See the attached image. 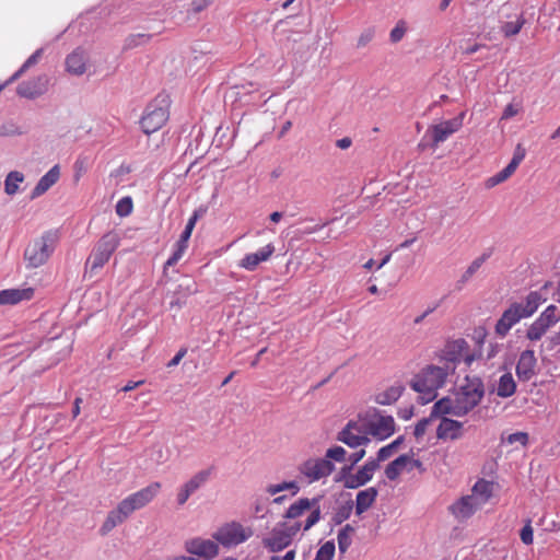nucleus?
Listing matches in <instances>:
<instances>
[{"mask_svg": "<svg viewBox=\"0 0 560 560\" xmlns=\"http://www.w3.org/2000/svg\"><path fill=\"white\" fill-rule=\"evenodd\" d=\"M525 148L518 143L514 150L513 158L509 164L512 165L514 168H517L521 162L525 159Z\"/></svg>", "mask_w": 560, "mask_h": 560, "instance_id": "09e8293b", "label": "nucleus"}, {"mask_svg": "<svg viewBox=\"0 0 560 560\" xmlns=\"http://www.w3.org/2000/svg\"><path fill=\"white\" fill-rule=\"evenodd\" d=\"M405 387L400 383H396L375 396V401L380 405H390L399 399Z\"/></svg>", "mask_w": 560, "mask_h": 560, "instance_id": "7c9ffc66", "label": "nucleus"}, {"mask_svg": "<svg viewBox=\"0 0 560 560\" xmlns=\"http://www.w3.org/2000/svg\"><path fill=\"white\" fill-rule=\"evenodd\" d=\"M24 176L18 171L10 172L4 180V190L8 195H14L19 189V184L22 183Z\"/></svg>", "mask_w": 560, "mask_h": 560, "instance_id": "e433bc0d", "label": "nucleus"}, {"mask_svg": "<svg viewBox=\"0 0 560 560\" xmlns=\"http://www.w3.org/2000/svg\"><path fill=\"white\" fill-rule=\"evenodd\" d=\"M494 491V482L479 479L471 488L470 495L475 499V501L479 504V506H483L493 495Z\"/></svg>", "mask_w": 560, "mask_h": 560, "instance_id": "bb28decb", "label": "nucleus"}, {"mask_svg": "<svg viewBox=\"0 0 560 560\" xmlns=\"http://www.w3.org/2000/svg\"><path fill=\"white\" fill-rule=\"evenodd\" d=\"M141 384H143V381H139V382H128L124 387H122V390L124 392H130L135 388H137L138 386H140Z\"/></svg>", "mask_w": 560, "mask_h": 560, "instance_id": "e2e57ef3", "label": "nucleus"}, {"mask_svg": "<svg viewBox=\"0 0 560 560\" xmlns=\"http://www.w3.org/2000/svg\"><path fill=\"white\" fill-rule=\"evenodd\" d=\"M192 492L184 485L177 493V502L183 505L187 502Z\"/></svg>", "mask_w": 560, "mask_h": 560, "instance_id": "5fc2aeb1", "label": "nucleus"}, {"mask_svg": "<svg viewBox=\"0 0 560 560\" xmlns=\"http://www.w3.org/2000/svg\"><path fill=\"white\" fill-rule=\"evenodd\" d=\"M58 241L57 232L47 231L40 237L31 242L24 252L28 268H38L46 264Z\"/></svg>", "mask_w": 560, "mask_h": 560, "instance_id": "39448f33", "label": "nucleus"}, {"mask_svg": "<svg viewBox=\"0 0 560 560\" xmlns=\"http://www.w3.org/2000/svg\"><path fill=\"white\" fill-rule=\"evenodd\" d=\"M48 86V78L39 75L19 84L16 92L21 97L35 98L44 94Z\"/></svg>", "mask_w": 560, "mask_h": 560, "instance_id": "b1692460", "label": "nucleus"}, {"mask_svg": "<svg viewBox=\"0 0 560 560\" xmlns=\"http://www.w3.org/2000/svg\"><path fill=\"white\" fill-rule=\"evenodd\" d=\"M377 489L374 487H370L365 490L358 492L355 498V513L361 515L365 511H368L377 498Z\"/></svg>", "mask_w": 560, "mask_h": 560, "instance_id": "c756f323", "label": "nucleus"}, {"mask_svg": "<svg viewBox=\"0 0 560 560\" xmlns=\"http://www.w3.org/2000/svg\"><path fill=\"white\" fill-rule=\"evenodd\" d=\"M516 390V383L511 373H504L500 376L497 386V395L502 398L511 397Z\"/></svg>", "mask_w": 560, "mask_h": 560, "instance_id": "2f4dec72", "label": "nucleus"}, {"mask_svg": "<svg viewBox=\"0 0 560 560\" xmlns=\"http://www.w3.org/2000/svg\"><path fill=\"white\" fill-rule=\"evenodd\" d=\"M335 550V542L332 540H328L319 547L314 560H332Z\"/></svg>", "mask_w": 560, "mask_h": 560, "instance_id": "a19ab883", "label": "nucleus"}, {"mask_svg": "<svg viewBox=\"0 0 560 560\" xmlns=\"http://www.w3.org/2000/svg\"><path fill=\"white\" fill-rule=\"evenodd\" d=\"M82 398L81 397H77L73 401V408H72V417L73 418H77L79 415H80V411H81V404H82Z\"/></svg>", "mask_w": 560, "mask_h": 560, "instance_id": "052dcab7", "label": "nucleus"}, {"mask_svg": "<svg viewBox=\"0 0 560 560\" xmlns=\"http://www.w3.org/2000/svg\"><path fill=\"white\" fill-rule=\"evenodd\" d=\"M347 451L342 446H332L326 451L325 459L342 463L346 460Z\"/></svg>", "mask_w": 560, "mask_h": 560, "instance_id": "79ce46f5", "label": "nucleus"}, {"mask_svg": "<svg viewBox=\"0 0 560 560\" xmlns=\"http://www.w3.org/2000/svg\"><path fill=\"white\" fill-rule=\"evenodd\" d=\"M483 396L482 380L476 375H467L452 397H444L434 404V412L464 417L480 404Z\"/></svg>", "mask_w": 560, "mask_h": 560, "instance_id": "f257e3e1", "label": "nucleus"}, {"mask_svg": "<svg viewBox=\"0 0 560 560\" xmlns=\"http://www.w3.org/2000/svg\"><path fill=\"white\" fill-rule=\"evenodd\" d=\"M86 55L81 49H75L66 59L67 71L74 75H81L86 71Z\"/></svg>", "mask_w": 560, "mask_h": 560, "instance_id": "c85d7f7f", "label": "nucleus"}, {"mask_svg": "<svg viewBox=\"0 0 560 560\" xmlns=\"http://www.w3.org/2000/svg\"><path fill=\"white\" fill-rule=\"evenodd\" d=\"M334 469V464L325 458H308L299 466V472L310 483L328 477Z\"/></svg>", "mask_w": 560, "mask_h": 560, "instance_id": "4468645a", "label": "nucleus"}, {"mask_svg": "<svg viewBox=\"0 0 560 560\" xmlns=\"http://www.w3.org/2000/svg\"><path fill=\"white\" fill-rule=\"evenodd\" d=\"M435 409H434V406L432 407V410H431V413L429 417H425V418H422L421 420H419L417 422V424L415 425V431H413V434L416 436L417 440L421 439L428 428L438 419L440 418V416H444L445 413L444 412H434Z\"/></svg>", "mask_w": 560, "mask_h": 560, "instance_id": "473e14b6", "label": "nucleus"}, {"mask_svg": "<svg viewBox=\"0 0 560 560\" xmlns=\"http://www.w3.org/2000/svg\"><path fill=\"white\" fill-rule=\"evenodd\" d=\"M521 540L525 545H532L534 541V532L530 523H527L522 529H521Z\"/></svg>", "mask_w": 560, "mask_h": 560, "instance_id": "3c124183", "label": "nucleus"}, {"mask_svg": "<svg viewBox=\"0 0 560 560\" xmlns=\"http://www.w3.org/2000/svg\"><path fill=\"white\" fill-rule=\"evenodd\" d=\"M187 248H188V244L178 240L175 244L173 254L170 256V258L165 262V267L175 266L180 260V258L184 256Z\"/></svg>", "mask_w": 560, "mask_h": 560, "instance_id": "ea45409f", "label": "nucleus"}, {"mask_svg": "<svg viewBox=\"0 0 560 560\" xmlns=\"http://www.w3.org/2000/svg\"><path fill=\"white\" fill-rule=\"evenodd\" d=\"M35 290L31 287L5 289L0 291V305H16L34 298Z\"/></svg>", "mask_w": 560, "mask_h": 560, "instance_id": "393cba45", "label": "nucleus"}, {"mask_svg": "<svg viewBox=\"0 0 560 560\" xmlns=\"http://www.w3.org/2000/svg\"><path fill=\"white\" fill-rule=\"evenodd\" d=\"M481 506L470 495H464L450 506L451 514L459 522L470 518Z\"/></svg>", "mask_w": 560, "mask_h": 560, "instance_id": "4be33fe9", "label": "nucleus"}, {"mask_svg": "<svg viewBox=\"0 0 560 560\" xmlns=\"http://www.w3.org/2000/svg\"><path fill=\"white\" fill-rule=\"evenodd\" d=\"M499 350H500V347L498 345H491L490 349L487 353V359L490 360V359L494 358L498 354Z\"/></svg>", "mask_w": 560, "mask_h": 560, "instance_id": "0e129e2a", "label": "nucleus"}, {"mask_svg": "<svg viewBox=\"0 0 560 560\" xmlns=\"http://www.w3.org/2000/svg\"><path fill=\"white\" fill-rule=\"evenodd\" d=\"M353 533L354 528L349 524L339 530L337 540L340 553H346L351 546Z\"/></svg>", "mask_w": 560, "mask_h": 560, "instance_id": "72a5a7b5", "label": "nucleus"}, {"mask_svg": "<svg viewBox=\"0 0 560 560\" xmlns=\"http://www.w3.org/2000/svg\"><path fill=\"white\" fill-rule=\"evenodd\" d=\"M508 442L510 444L520 443L521 445L525 446L528 442V434L525 432L512 433L509 435Z\"/></svg>", "mask_w": 560, "mask_h": 560, "instance_id": "603ef678", "label": "nucleus"}, {"mask_svg": "<svg viewBox=\"0 0 560 560\" xmlns=\"http://www.w3.org/2000/svg\"><path fill=\"white\" fill-rule=\"evenodd\" d=\"M464 117L465 112H462L455 118L431 126L428 132L432 136V147L436 148L441 142L457 132L463 127Z\"/></svg>", "mask_w": 560, "mask_h": 560, "instance_id": "dca6fc26", "label": "nucleus"}, {"mask_svg": "<svg viewBox=\"0 0 560 560\" xmlns=\"http://www.w3.org/2000/svg\"><path fill=\"white\" fill-rule=\"evenodd\" d=\"M276 248L269 243L259 248L255 253L246 254L237 264V266L247 271H255L261 262L268 261L273 255Z\"/></svg>", "mask_w": 560, "mask_h": 560, "instance_id": "aec40b11", "label": "nucleus"}, {"mask_svg": "<svg viewBox=\"0 0 560 560\" xmlns=\"http://www.w3.org/2000/svg\"><path fill=\"white\" fill-rule=\"evenodd\" d=\"M292 127V121L288 120L283 124L281 127V130L279 132V138H282Z\"/></svg>", "mask_w": 560, "mask_h": 560, "instance_id": "338daca9", "label": "nucleus"}, {"mask_svg": "<svg viewBox=\"0 0 560 560\" xmlns=\"http://www.w3.org/2000/svg\"><path fill=\"white\" fill-rule=\"evenodd\" d=\"M351 144H352V140L349 137H345V138H341L336 141V145L341 150H346V149L350 148Z\"/></svg>", "mask_w": 560, "mask_h": 560, "instance_id": "bf43d9fd", "label": "nucleus"}, {"mask_svg": "<svg viewBox=\"0 0 560 560\" xmlns=\"http://www.w3.org/2000/svg\"><path fill=\"white\" fill-rule=\"evenodd\" d=\"M294 559V551L290 550L288 551L283 557H272L271 560H293Z\"/></svg>", "mask_w": 560, "mask_h": 560, "instance_id": "774afa93", "label": "nucleus"}, {"mask_svg": "<svg viewBox=\"0 0 560 560\" xmlns=\"http://www.w3.org/2000/svg\"><path fill=\"white\" fill-rule=\"evenodd\" d=\"M42 56V49H37L33 55H31L27 60L22 65V67L11 75V78L5 82V84H11L16 81L28 68L36 65Z\"/></svg>", "mask_w": 560, "mask_h": 560, "instance_id": "4c0bfd02", "label": "nucleus"}, {"mask_svg": "<svg viewBox=\"0 0 560 560\" xmlns=\"http://www.w3.org/2000/svg\"><path fill=\"white\" fill-rule=\"evenodd\" d=\"M436 357L441 362H444L443 365H450L455 370L456 364L462 360L467 366H470L472 362L480 357V354L470 352L468 342L465 339L459 338L446 341L444 347L438 352Z\"/></svg>", "mask_w": 560, "mask_h": 560, "instance_id": "423d86ee", "label": "nucleus"}, {"mask_svg": "<svg viewBox=\"0 0 560 560\" xmlns=\"http://www.w3.org/2000/svg\"><path fill=\"white\" fill-rule=\"evenodd\" d=\"M440 417V422L436 427L438 440L456 441L463 438L464 428L462 422L447 418L445 415Z\"/></svg>", "mask_w": 560, "mask_h": 560, "instance_id": "6ab92c4d", "label": "nucleus"}, {"mask_svg": "<svg viewBox=\"0 0 560 560\" xmlns=\"http://www.w3.org/2000/svg\"><path fill=\"white\" fill-rule=\"evenodd\" d=\"M280 491L292 490V494H296L300 490L295 481H283L279 483Z\"/></svg>", "mask_w": 560, "mask_h": 560, "instance_id": "6e6d98bb", "label": "nucleus"}, {"mask_svg": "<svg viewBox=\"0 0 560 560\" xmlns=\"http://www.w3.org/2000/svg\"><path fill=\"white\" fill-rule=\"evenodd\" d=\"M407 32V23L404 20L397 22L395 27L390 31L389 39L392 43L396 44L400 42Z\"/></svg>", "mask_w": 560, "mask_h": 560, "instance_id": "37998d69", "label": "nucleus"}, {"mask_svg": "<svg viewBox=\"0 0 560 560\" xmlns=\"http://www.w3.org/2000/svg\"><path fill=\"white\" fill-rule=\"evenodd\" d=\"M187 350L185 348L180 349L175 357L167 363L168 368L176 366L179 364L182 359L186 355Z\"/></svg>", "mask_w": 560, "mask_h": 560, "instance_id": "13d9d810", "label": "nucleus"}, {"mask_svg": "<svg viewBox=\"0 0 560 560\" xmlns=\"http://www.w3.org/2000/svg\"><path fill=\"white\" fill-rule=\"evenodd\" d=\"M546 300L540 291H530L524 302L511 303L498 319L494 327L495 334L502 338L505 337L514 325L533 316Z\"/></svg>", "mask_w": 560, "mask_h": 560, "instance_id": "f03ea898", "label": "nucleus"}, {"mask_svg": "<svg viewBox=\"0 0 560 560\" xmlns=\"http://www.w3.org/2000/svg\"><path fill=\"white\" fill-rule=\"evenodd\" d=\"M559 320L558 307L553 304L547 306L526 329V338L539 341Z\"/></svg>", "mask_w": 560, "mask_h": 560, "instance_id": "1a4fd4ad", "label": "nucleus"}, {"mask_svg": "<svg viewBox=\"0 0 560 560\" xmlns=\"http://www.w3.org/2000/svg\"><path fill=\"white\" fill-rule=\"evenodd\" d=\"M337 440L351 448L364 446L370 442L364 415L360 413L357 419L350 420L345 428L338 432Z\"/></svg>", "mask_w": 560, "mask_h": 560, "instance_id": "6e6552de", "label": "nucleus"}, {"mask_svg": "<svg viewBox=\"0 0 560 560\" xmlns=\"http://www.w3.org/2000/svg\"><path fill=\"white\" fill-rule=\"evenodd\" d=\"M60 177L59 165L52 166L37 183L32 191V198H36L45 194L51 186H54Z\"/></svg>", "mask_w": 560, "mask_h": 560, "instance_id": "cd10ccee", "label": "nucleus"}, {"mask_svg": "<svg viewBox=\"0 0 560 560\" xmlns=\"http://www.w3.org/2000/svg\"><path fill=\"white\" fill-rule=\"evenodd\" d=\"M525 24V19L521 15L515 22H506L502 25L501 30L505 37H512L520 33Z\"/></svg>", "mask_w": 560, "mask_h": 560, "instance_id": "58836bf2", "label": "nucleus"}, {"mask_svg": "<svg viewBox=\"0 0 560 560\" xmlns=\"http://www.w3.org/2000/svg\"><path fill=\"white\" fill-rule=\"evenodd\" d=\"M373 31H366L364 33H362L358 39V46L359 47H364L368 43H370L373 38Z\"/></svg>", "mask_w": 560, "mask_h": 560, "instance_id": "4d7b16f0", "label": "nucleus"}, {"mask_svg": "<svg viewBox=\"0 0 560 560\" xmlns=\"http://www.w3.org/2000/svg\"><path fill=\"white\" fill-rule=\"evenodd\" d=\"M131 514L126 510L121 502L117 505L116 509L112 510L104 523L100 528V534L102 536H106L110 533L116 526L122 524Z\"/></svg>", "mask_w": 560, "mask_h": 560, "instance_id": "a878e982", "label": "nucleus"}, {"mask_svg": "<svg viewBox=\"0 0 560 560\" xmlns=\"http://www.w3.org/2000/svg\"><path fill=\"white\" fill-rule=\"evenodd\" d=\"M168 119V109L164 105H159L156 102L147 106L143 116L141 117V129L145 135H151L160 130Z\"/></svg>", "mask_w": 560, "mask_h": 560, "instance_id": "ddd939ff", "label": "nucleus"}, {"mask_svg": "<svg viewBox=\"0 0 560 560\" xmlns=\"http://www.w3.org/2000/svg\"><path fill=\"white\" fill-rule=\"evenodd\" d=\"M302 529L301 522H293L292 524H283L275 528L270 536L264 540L265 547L270 551L276 552L287 548L293 537Z\"/></svg>", "mask_w": 560, "mask_h": 560, "instance_id": "f8f14e48", "label": "nucleus"}, {"mask_svg": "<svg viewBox=\"0 0 560 560\" xmlns=\"http://www.w3.org/2000/svg\"><path fill=\"white\" fill-rule=\"evenodd\" d=\"M537 359L533 350L521 352L516 363V375L521 382H528L536 375Z\"/></svg>", "mask_w": 560, "mask_h": 560, "instance_id": "5701e85b", "label": "nucleus"}, {"mask_svg": "<svg viewBox=\"0 0 560 560\" xmlns=\"http://www.w3.org/2000/svg\"><path fill=\"white\" fill-rule=\"evenodd\" d=\"M74 180L79 182L82 175H84L88 172L89 168V160L88 158L80 156L74 162Z\"/></svg>", "mask_w": 560, "mask_h": 560, "instance_id": "49530a36", "label": "nucleus"}, {"mask_svg": "<svg viewBox=\"0 0 560 560\" xmlns=\"http://www.w3.org/2000/svg\"><path fill=\"white\" fill-rule=\"evenodd\" d=\"M133 205L130 197L121 198L116 205V213L119 217H127L132 212Z\"/></svg>", "mask_w": 560, "mask_h": 560, "instance_id": "c03bdc74", "label": "nucleus"}, {"mask_svg": "<svg viewBox=\"0 0 560 560\" xmlns=\"http://www.w3.org/2000/svg\"><path fill=\"white\" fill-rule=\"evenodd\" d=\"M398 444H399V440H396L393 443L381 447L380 451L377 452V458L375 459V460H377V464L380 462H384L387 458H389L393 455V453Z\"/></svg>", "mask_w": 560, "mask_h": 560, "instance_id": "de8ad7c7", "label": "nucleus"}, {"mask_svg": "<svg viewBox=\"0 0 560 560\" xmlns=\"http://www.w3.org/2000/svg\"><path fill=\"white\" fill-rule=\"evenodd\" d=\"M306 512H308V515L305 522L302 523V529L305 532L311 529L320 520L322 511L319 505V498H300L289 506L284 517L289 520H295L301 517Z\"/></svg>", "mask_w": 560, "mask_h": 560, "instance_id": "0eeeda50", "label": "nucleus"}, {"mask_svg": "<svg viewBox=\"0 0 560 560\" xmlns=\"http://www.w3.org/2000/svg\"><path fill=\"white\" fill-rule=\"evenodd\" d=\"M520 113V106L515 104H508L502 113L501 119L506 120Z\"/></svg>", "mask_w": 560, "mask_h": 560, "instance_id": "864d4df0", "label": "nucleus"}, {"mask_svg": "<svg viewBox=\"0 0 560 560\" xmlns=\"http://www.w3.org/2000/svg\"><path fill=\"white\" fill-rule=\"evenodd\" d=\"M415 469L419 470V472L421 474L425 471L423 464L419 459H416L410 455L404 454L398 456L395 460H393L386 466L385 476L389 480H396L401 472H411Z\"/></svg>", "mask_w": 560, "mask_h": 560, "instance_id": "f3484780", "label": "nucleus"}, {"mask_svg": "<svg viewBox=\"0 0 560 560\" xmlns=\"http://www.w3.org/2000/svg\"><path fill=\"white\" fill-rule=\"evenodd\" d=\"M266 492L270 495H276L277 493L281 492L280 491V487H279V483L278 485H269L267 488H266Z\"/></svg>", "mask_w": 560, "mask_h": 560, "instance_id": "69168bd1", "label": "nucleus"}, {"mask_svg": "<svg viewBox=\"0 0 560 560\" xmlns=\"http://www.w3.org/2000/svg\"><path fill=\"white\" fill-rule=\"evenodd\" d=\"M364 415L368 433L377 440H385L395 432V421L392 416H383L376 409L369 410Z\"/></svg>", "mask_w": 560, "mask_h": 560, "instance_id": "9b49d317", "label": "nucleus"}, {"mask_svg": "<svg viewBox=\"0 0 560 560\" xmlns=\"http://www.w3.org/2000/svg\"><path fill=\"white\" fill-rule=\"evenodd\" d=\"M212 472L211 468L203 469L195 474L185 486L194 493L198 490L210 477Z\"/></svg>", "mask_w": 560, "mask_h": 560, "instance_id": "c9c22d12", "label": "nucleus"}, {"mask_svg": "<svg viewBox=\"0 0 560 560\" xmlns=\"http://www.w3.org/2000/svg\"><path fill=\"white\" fill-rule=\"evenodd\" d=\"M185 550L203 560H211L218 556L219 546L215 540L197 537L185 542Z\"/></svg>", "mask_w": 560, "mask_h": 560, "instance_id": "a211bd4d", "label": "nucleus"}, {"mask_svg": "<svg viewBox=\"0 0 560 560\" xmlns=\"http://www.w3.org/2000/svg\"><path fill=\"white\" fill-rule=\"evenodd\" d=\"M516 168H514L512 165L508 164L503 170L494 174L493 176L489 177L486 180V187L492 188L503 182H505L508 178H510L514 173Z\"/></svg>", "mask_w": 560, "mask_h": 560, "instance_id": "f704fd0d", "label": "nucleus"}, {"mask_svg": "<svg viewBox=\"0 0 560 560\" xmlns=\"http://www.w3.org/2000/svg\"><path fill=\"white\" fill-rule=\"evenodd\" d=\"M199 217H200L199 211L198 210L194 211L192 215L188 219V222L186 225L195 229V225H196Z\"/></svg>", "mask_w": 560, "mask_h": 560, "instance_id": "680f3d73", "label": "nucleus"}, {"mask_svg": "<svg viewBox=\"0 0 560 560\" xmlns=\"http://www.w3.org/2000/svg\"><path fill=\"white\" fill-rule=\"evenodd\" d=\"M377 460H368L355 474L345 476V487L357 489L368 483L378 468Z\"/></svg>", "mask_w": 560, "mask_h": 560, "instance_id": "412c9836", "label": "nucleus"}, {"mask_svg": "<svg viewBox=\"0 0 560 560\" xmlns=\"http://www.w3.org/2000/svg\"><path fill=\"white\" fill-rule=\"evenodd\" d=\"M487 256L482 255L481 257L476 258L466 269L464 273V278L468 279L470 278L477 270L482 266V264L486 261Z\"/></svg>", "mask_w": 560, "mask_h": 560, "instance_id": "8fccbe9b", "label": "nucleus"}, {"mask_svg": "<svg viewBox=\"0 0 560 560\" xmlns=\"http://www.w3.org/2000/svg\"><path fill=\"white\" fill-rule=\"evenodd\" d=\"M364 456H365V450L364 448H360L359 451H355L352 454H350L349 457H348V460L350 462V465L349 466H345L341 469L342 475L346 476L347 474H349L352 470L353 466L355 464H358Z\"/></svg>", "mask_w": 560, "mask_h": 560, "instance_id": "a18cd8bd", "label": "nucleus"}, {"mask_svg": "<svg viewBox=\"0 0 560 560\" xmlns=\"http://www.w3.org/2000/svg\"><path fill=\"white\" fill-rule=\"evenodd\" d=\"M120 238L117 233L108 232L101 237L85 262V272L96 275L110 259L118 248Z\"/></svg>", "mask_w": 560, "mask_h": 560, "instance_id": "20e7f679", "label": "nucleus"}, {"mask_svg": "<svg viewBox=\"0 0 560 560\" xmlns=\"http://www.w3.org/2000/svg\"><path fill=\"white\" fill-rule=\"evenodd\" d=\"M452 373L454 368L450 365H427L415 375L411 388L421 394L424 402L432 401L436 397V390L445 385L446 378Z\"/></svg>", "mask_w": 560, "mask_h": 560, "instance_id": "7ed1b4c3", "label": "nucleus"}, {"mask_svg": "<svg viewBox=\"0 0 560 560\" xmlns=\"http://www.w3.org/2000/svg\"><path fill=\"white\" fill-rule=\"evenodd\" d=\"M161 487L162 486L160 482H152L145 488H142L139 491L128 495L120 502L126 508V510L132 514L135 511L140 510L152 502L156 494L160 492Z\"/></svg>", "mask_w": 560, "mask_h": 560, "instance_id": "2eb2a0df", "label": "nucleus"}, {"mask_svg": "<svg viewBox=\"0 0 560 560\" xmlns=\"http://www.w3.org/2000/svg\"><path fill=\"white\" fill-rule=\"evenodd\" d=\"M253 532L248 527H244L240 523H228L221 526L213 535V539L224 547L237 546L246 541Z\"/></svg>", "mask_w": 560, "mask_h": 560, "instance_id": "9d476101", "label": "nucleus"}]
</instances>
